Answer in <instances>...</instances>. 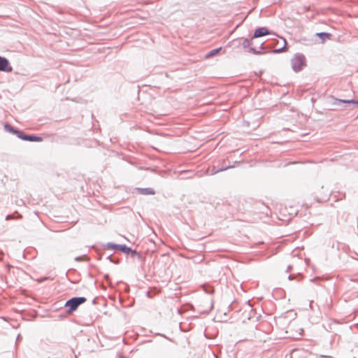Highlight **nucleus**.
Segmentation results:
<instances>
[{
    "label": "nucleus",
    "mask_w": 358,
    "mask_h": 358,
    "mask_svg": "<svg viewBox=\"0 0 358 358\" xmlns=\"http://www.w3.org/2000/svg\"><path fill=\"white\" fill-rule=\"evenodd\" d=\"M270 34L271 32L266 27H259L255 31L254 35L252 38L264 36Z\"/></svg>",
    "instance_id": "nucleus-5"
},
{
    "label": "nucleus",
    "mask_w": 358,
    "mask_h": 358,
    "mask_svg": "<svg viewBox=\"0 0 358 358\" xmlns=\"http://www.w3.org/2000/svg\"><path fill=\"white\" fill-rule=\"evenodd\" d=\"M284 43H285V45H286V41L284 40ZM285 46H284L282 49L280 50H275V52H280V51H282V50H285Z\"/></svg>",
    "instance_id": "nucleus-13"
},
{
    "label": "nucleus",
    "mask_w": 358,
    "mask_h": 358,
    "mask_svg": "<svg viewBox=\"0 0 358 358\" xmlns=\"http://www.w3.org/2000/svg\"><path fill=\"white\" fill-rule=\"evenodd\" d=\"M316 36H318L322 42H324L326 41L327 40H329L331 37V34H329V33H317L316 34Z\"/></svg>",
    "instance_id": "nucleus-8"
},
{
    "label": "nucleus",
    "mask_w": 358,
    "mask_h": 358,
    "mask_svg": "<svg viewBox=\"0 0 358 358\" xmlns=\"http://www.w3.org/2000/svg\"><path fill=\"white\" fill-rule=\"evenodd\" d=\"M4 128H5V129L7 131H9V132L13 133L14 134H16L18 137H20V136L21 134V131H20L15 129L12 126H10L8 124H4Z\"/></svg>",
    "instance_id": "nucleus-7"
},
{
    "label": "nucleus",
    "mask_w": 358,
    "mask_h": 358,
    "mask_svg": "<svg viewBox=\"0 0 358 358\" xmlns=\"http://www.w3.org/2000/svg\"><path fill=\"white\" fill-rule=\"evenodd\" d=\"M338 101L339 102H343V103H355L357 104V101H353V100H343V99H338Z\"/></svg>",
    "instance_id": "nucleus-11"
},
{
    "label": "nucleus",
    "mask_w": 358,
    "mask_h": 358,
    "mask_svg": "<svg viewBox=\"0 0 358 358\" xmlns=\"http://www.w3.org/2000/svg\"><path fill=\"white\" fill-rule=\"evenodd\" d=\"M12 71L13 68L8 60L5 57H0V71L11 72Z\"/></svg>",
    "instance_id": "nucleus-4"
},
{
    "label": "nucleus",
    "mask_w": 358,
    "mask_h": 358,
    "mask_svg": "<svg viewBox=\"0 0 358 358\" xmlns=\"http://www.w3.org/2000/svg\"><path fill=\"white\" fill-rule=\"evenodd\" d=\"M141 193L144 194H153L154 192L150 189H144L142 190Z\"/></svg>",
    "instance_id": "nucleus-12"
},
{
    "label": "nucleus",
    "mask_w": 358,
    "mask_h": 358,
    "mask_svg": "<svg viewBox=\"0 0 358 358\" xmlns=\"http://www.w3.org/2000/svg\"><path fill=\"white\" fill-rule=\"evenodd\" d=\"M116 247L118 248L120 250L125 252H128L130 250V249L125 245H117Z\"/></svg>",
    "instance_id": "nucleus-10"
},
{
    "label": "nucleus",
    "mask_w": 358,
    "mask_h": 358,
    "mask_svg": "<svg viewBox=\"0 0 358 358\" xmlns=\"http://www.w3.org/2000/svg\"><path fill=\"white\" fill-rule=\"evenodd\" d=\"M19 138L22 140L29 141L41 142L43 140V138L41 137L36 136L25 135L22 132H21V134Z\"/></svg>",
    "instance_id": "nucleus-6"
},
{
    "label": "nucleus",
    "mask_w": 358,
    "mask_h": 358,
    "mask_svg": "<svg viewBox=\"0 0 358 358\" xmlns=\"http://www.w3.org/2000/svg\"><path fill=\"white\" fill-rule=\"evenodd\" d=\"M86 301V299L84 297H78V298H73L70 300H69L66 303V306L69 308V313H72L74 311L79 305L82 304Z\"/></svg>",
    "instance_id": "nucleus-3"
},
{
    "label": "nucleus",
    "mask_w": 358,
    "mask_h": 358,
    "mask_svg": "<svg viewBox=\"0 0 358 358\" xmlns=\"http://www.w3.org/2000/svg\"><path fill=\"white\" fill-rule=\"evenodd\" d=\"M296 213V210L292 206L289 208L287 206H280L277 215L279 220L286 223L288 222Z\"/></svg>",
    "instance_id": "nucleus-1"
},
{
    "label": "nucleus",
    "mask_w": 358,
    "mask_h": 358,
    "mask_svg": "<svg viewBox=\"0 0 358 358\" xmlns=\"http://www.w3.org/2000/svg\"><path fill=\"white\" fill-rule=\"evenodd\" d=\"M291 66L295 72L301 71L306 66V58L303 55L296 54L290 60Z\"/></svg>",
    "instance_id": "nucleus-2"
},
{
    "label": "nucleus",
    "mask_w": 358,
    "mask_h": 358,
    "mask_svg": "<svg viewBox=\"0 0 358 358\" xmlns=\"http://www.w3.org/2000/svg\"><path fill=\"white\" fill-rule=\"evenodd\" d=\"M357 103H358V101H357Z\"/></svg>",
    "instance_id": "nucleus-14"
},
{
    "label": "nucleus",
    "mask_w": 358,
    "mask_h": 358,
    "mask_svg": "<svg viewBox=\"0 0 358 358\" xmlns=\"http://www.w3.org/2000/svg\"><path fill=\"white\" fill-rule=\"evenodd\" d=\"M221 49H222L221 48H219L217 49L211 50L207 55V57H213V56L217 55L220 51Z\"/></svg>",
    "instance_id": "nucleus-9"
}]
</instances>
